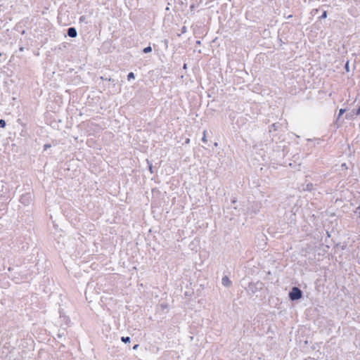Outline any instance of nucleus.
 I'll return each mask as SVG.
<instances>
[{
    "label": "nucleus",
    "mask_w": 360,
    "mask_h": 360,
    "mask_svg": "<svg viewBox=\"0 0 360 360\" xmlns=\"http://www.w3.org/2000/svg\"><path fill=\"white\" fill-rule=\"evenodd\" d=\"M20 51H23V48H22V47H21V48L20 49Z\"/></svg>",
    "instance_id": "c756f323"
},
{
    "label": "nucleus",
    "mask_w": 360,
    "mask_h": 360,
    "mask_svg": "<svg viewBox=\"0 0 360 360\" xmlns=\"http://www.w3.org/2000/svg\"><path fill=\"white\" fill-rule=\"evenodd\" d=\"M202 1H203V0H200V2H202Z\"/></svg>",
    "instance_id": "473e14b6"
},
{
    "label": "nucleus",
    "mask_w": 360,
    "mask_h": 360,
    "mask_svg": "<svg viewBox=\"0 0 360 360\" xmlns=\"http://www.w3.org/2000/svg\"><path fill=\"white\" fill-rule=\"evenodd\" d=\"M32 201V195L30 193H27L25 194H22L20 196V202L22 205L27 206L29 205Z\"/></svg>",
    "instance_id": "7ed1b4c3"
},
{
    "label": "nucleus",
    "mask_w": 360,
    "mask_h": 360,
    "mask_svg": "<svg viewBox=\"0 0 360 360\" xmlns=\"http://www.w3.org/2000/svg\"><path fill=\"white\" fill-rule=\"evenodd\" d=\"M221 283L225 287H229L231 285V281L228 276H224L221 279Z\"/></svg>",
    "instance_id": "39448f33"
},
{
    "label": "nucleus",
    "mask_w": 360,
    "mask_h": 360,
    "mask_svg": "<svg viewBox=\"0 0 360 360\" xmlns=\"http://www.w3.org/2000/svg\"><path fill=\"white\" fill-rule=\"evenodd\" d=\"M302 296V291L298 287L296 286L292 287L288 294L289 299L291 301L298 300L301 299Z\"/></svg>",
    "instance_id": "f03ea898"
},
{
    "label": "nucleus",
    "mask_w": 360,
    "mask_h": 360,
    "mask_svg": "<svg viewBox=\"0 0 360 360\" xmlns=\"http://www.w3.org/2000/svg\"><path fill=\"white\" fill-rule=\"evenodd\" d=\"M183 68L185 69V70L187 69V64L186 63L184 64Z\"/></svg>",
    "instance_id": "5701e85b"
},
{
    "label": "nucleus",
    "mask_w": 360,
    "mask_h": 360,
    "mask_svg": "<svg viewBox=\"0 0 360 360\" xmlns=\"http://www.w3.org/2000/svg\"><path fill=\"white\" fill-rule=\"evenodd\" d=\"M197 44H200V41H197L196 42Z\"/></svg>",
    "instance_id": "c85d7f7f"
},
{
    "label": "nucleus",
    "mask_w": 360,
    "mask_h": 360,
    "mask_svg": "<svg viewBox=\"0 0 360 360\" xmlns=\"http://www.w3.org/2000/svg\"><path fill=\"white\" fill-rule=\"evenodd\" d=\"M343 167H345V164H342V165Z\"/></svg>",
    "instance_id": "2f4dec72"
},
{
    "label": "nucleus",
    "mask_w": 360,
    "mask_h": 360,
    "mask_svg": "<svg viewBox=\"0 0 360 360\" xmlns=\"http://www.w3.org/2000/svg\"><path fill=\"white\" fill-rule=\"evenodd\" d=\"M314 185L311 183H309L306 185L304 190L311 191L313 189Z\"/></svg>",
    "instance_id": "0eeeda50"
},
{
    "label": "nucleus",
    "mask_w": 360,
    "mask_h": 360,
    "mask_svg": "<svg viewBox=\"0 0 360 360\" xmlns=\"http://www.w3.org/2000/svg\"><path fill=\"white\" fill-rule=\"evenodd\" d=\"M130 340H131V338H130V337H129V336H127V337H124V336H123V337H122V338H121V340H122L123 342H124V343L130 342Z\"/></svg>",
    "instance_id": "6e6552de"
},
{
    "label": "nucleus",
    "mask_w": 360,
    "mask_h": 360,
    "mask_svg": "<svg viewBox=\"0 0 360 360\" xmlns=\"http://www.w3.org/2000/svg\"><path fill=\"white\" fill-rule=\"evenodd\" d=\"M190 8L191 10H193L195 8V5L194 4H192L191 6H190Z\"/></svg>",
    "instance_id": "412c9836"
},
{
    "label": "nucleus",
    "mask_w": 360,
    "mask_h": 360,
    "mask_svg": "<svg viewBox=\"0 0 360 360\" xmlns=\"http://www.w3.org/2000/svg\"><path fill=\"white\" fill-rule=\"evenodd\" d=\"M343 167H345V164H342V165Z\"/></svg>",
    "instance_id": "7c9ffc66"
},
{
    "label": "nucleus",
    "mask_w": 360,
    "mask_h": 360,
    "mask_svg": "<svg viewBox=\"0 0 360 360\" xmlns=\"http://www.w3.org/2000/svg\"><path fill=\"white\" fill-rule=\"evenodd\" d=\"M292 15H290L288 18H292Z\"/></svg>",
    "instance_id": "cd10ccee"
},
{
    "label": "nucleus",
    "mask_w": 360,
    "mask_h": 360,
    "mask_svg": "<svg viewBox=\"0 0 360 360\" xmlns=\"http://www.w3.org/2000/svg\"><path fill=\"white\" fill-rule=\"evenodd\" d=\"M63 335H64V333H58V338H62Z\"/></svg>",
    "instance_id": "aec40b11"
},
{
    "label": "nucleus",
    "mask_w": 360,
    "mask_h": 360,
    "mask_svg": "<svg viewBox=\"0 0 360 360\" xmlns=\"http://www.w3.org/2000/svg\"><path fill=\"white\" fill-rule=\"evenodd\" d=\"M134 77H135V75H134V72H129L127 75L128 80H130L131 79H134Z\"/></svg>",
    "instance_id": "f8f14e48"
},
{
    "label": "nucleus",
    "mask_w": 360,
    "mask_h": 360,
    "mask_svg": "<svg viewBox=\"0 0 360 360\" xmlns=\"http://www.w3.org/2000/svg\"><path fill=\"white\" fill-rule=\"evenodd\" d=\"M148 167H149V170H150V173L153 174V165H152V164H149Z\"/></svg>",
    "instance_id": "a211bd4d"
},
{
    "label": "nucleus",
    "mask_w": 360,
    "mask_h": 360,
    "mask_svg": "<svg viewBox=\"0 0 360 360\" xmlns=\"http://www.w3.org/2000/svg\"><path fill=\"white\" fill-rule=\"evenodd\" d=\"M202 141L204 142V143H207V138H206V136H205V131H204V134H203V136L202 138Z\"/></svg>",
    "instance_id": "dca6fc26"
},
{
    "label": "nucleus",
    "mask_w": 360,
    "mask_h": 360,
    "mask_svg": "<svg viewBox=\"0 0 360 360\" xmlns=\"http://www.w3.org/2000/svg\"><path fill=\"white\" fill-rule=\"evenodd\" d=\"M101 79H102V80H108V78L104 77H101Z\"/></svg>",
    "instance_id": "4be33fe9"
},
{
    "label": "nucleus",
    "mask_w": 360,
    "mask_h": 360,
    "mask_svg": "<svg viewBox=\"0 0 360 360\" xmlns=\"http://www.w3.org/2000/svg\"><path fill=\"white\" fill-rule=\"evenodd\" d=\"M186 32V27H184L182 28V32Z\"/></svg>",
    "instance_id": "393cba45"
},
{
    "label": "nucleus",
    "mask_w": 360,
    "mask_h": 360,
    "mask_svg": "<svg viewBox=\"0 0 360 360\" xmlns=\"http://www.w3.org/2000/svg\"><path fill=\"white\" fill-rule=\"evenodd\" d=\"M327 18V11H324L321 15L320 16V18L321 19H324V18Z\"/></svg>",
    "instance_id": "2eb2a0df"
},
{
    "label": "nucleus",
    "mask_w": 360,
    "mask_h": 360,
    "mask_svg": "<svg viewBox=\"0 0 360 360\" xmlns=\"http://www.w3.org/2000/svg\"><path fill=\"white\" fill-rule=\"evenodd\" d=\"M281 126V124L278 122H276L272 124L269 127V132H271L272 131H276L278 130V127Z\"/></svg>",
    "instance_id": "423d86ee"
},
{
    "label": "nucleus",
    "mask_w": 360,
    "mask_h": 360,
    "mask_svg": "<svg viewBox=\"0 0 360 360\" xmlns=\"http://www.w3.org/2000/svg\"><path fill=\"white\" fill-rule=\"evenodd\" d=\"M139 347V345L138 344H136L134 347H133V349L134 350H136L138 349V347Z\"/></svg>",
    "instance_id": "6ab92c4d"
},
{
    "label": "nucleus",
    "mask_w": 360,
    "mask_h": 360,
    "mask_svg": "<svg viewBox=\"0 0 360 360\" xmlns=\"http://www.w3.org/2000/svg\"><path fill=\"white\" fill-rule=\"evenodd\" d=\"M68 35L71 38H75L77 36V32L75 27H70L67 30Z\"/></svg>",
    "instance_id": "20e7f679"
},
{
    "label": "nucleus",
    "mask_w": 360,
    "mask_h": 360,
    "mask_svg": "<svg viewBox=\"0 0 360 360\" xmlns=\"http://www.w3.org/2000/svg\"><path fill=\"white\" fill-rule=\"evenodd\" d=\"M151 51H152V48L150 46H148L143 49V52L144 53H150Z\"/></svg>",
    "instance_id": "1a4fd4ad"
},
{
    "label": "nucleus",
    "mask_w": 360,
    "mask_h": 360,
    "mask_svg": "<svg viewBox=\"0 0 360 360\" xmlns=\"http://www.w3.org/2000/svg\"><path fill=\"white\" fill-rule=\"evenodd\" d=\"M264 287V283L259 281L257 282H251L246 288L250 295H254L261 290Z\"/></svg>",
    "instance_id": "f257e3e1"
},
{
    "label": "nucleus",
    "mask_w": 360,
    "mask_h": 360,
    "mask_svg": "<svg viewBox=\"0 0 360 360\" xmlns=\"http://www.w3.org/2000/svg\"><path fill=\"white\" fill-rule=\"evenodd\" d=\"M357 109L355 111V112H354L356 115H360V101L358 102L357 103Z\"/></svg>",
    "instance_id": "9d476101"
},
{
    "label": "nucleus",
    "mask_w": 360,
    "mask_h": 360,
    "mask_svg": "<svg viewBox=\"0 0 360 360\" xmlns=\"http://www.w3.org/2000/svg\"><path fill=\"white\" fill-rule=\"evenodd\" d=\"M6 125V121L3 119L0 120V128H4Z\"/></svg>",
    "instance_id": "9b49d317"
},
{
    "label": "nucleus",
    "mask_w": 360,
    "mask_h": 360,
    "mask_svg": "<svg viewBox=\"0 0 360 360\" xmlns=\"http://www.w3.org/2000/svg\"><path fill=\"white\" fill-rule=\"evenodd\" d=\"M232 203H236V198H233L232 200H231Z\"/></svg>",
    "instance_id": "b1692460"
},
{
    "label": "nucleus",
    "mask_w": 360,
    "mask_h": 360,
    "mask_svg": "<svg viewBox=\"0 0 360 360\" xmlns=\"http://www.w3.org/2000/svg\"><path fill=\"white\" fill-rule=\"evenodd\" d=\"M108 81H110V82H115V80H114V79H112L111 78H108Z\"/></svg>",
    "instance_id": "a878e982"
},
{
    "label": "nucleus",
    "mask_w": 360,
    "mask_h": 360,
    "mask_svg": "<svg viewBox=\"0 0 360 360\" xmlns=\"http://www.w3.org/2000/svg\"><path fill=\"white\" fill-rule=\"evenodd\" d=\"M51 148V145L50 144H45L44 146V149L46 150V149Z\"/></svg>",
    "instance_id": "f3484780"
},
{
    "label": "nucleus",
    "mask_w": 360,
    "mask_h": 360,
    "mask_svg": "<svg viewBox=\"0 0 360 360\" xmlns=\"http://www.w3.org/2000/svg\"><path fill=\"white\" fill-rule=\"evenodd\" d=\"M345 69L346 72H349V65L348 60L347 61V63L345 65Z\"/></svg>",
    "instance_id": "4468645a"
},
{
    "label": "nucleus",
    "mask_w": 360,
    "mask_h": 360,
    "mask_svg": "<svg viewBox=\"0 0 360 360\" xmlns=\"http://www.w3.org/2000/svg\"><path fill=\"white\" fill-rule=\"evenodd\" d=\"M345 111H346L345 109H340L339 110V114H338V119H339L345 113Z\"/></svg>",
    "instance_id": "ddd939ff"
},
{
    "label": "nucleus",
    "mask_w": 360,
    "mask_h": 360,
    "mask_svg": "<svg viewBox=\"0 0 360 360\" xmlns=\"http://www.w3.org/2000/svg\"><path fill=\"white\" fill-rule=\"evenodd\" d=\"M167 43H168V41L167 40H165V44H166V46H167Z\"/></svg>",
    "instance_id": "bb28decb"
}]
</instances>
